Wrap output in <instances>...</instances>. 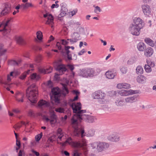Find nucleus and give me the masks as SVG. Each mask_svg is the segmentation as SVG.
<instances>
[{"label":"nucleus","mask_w":156,"mask_h":156,"mask_svg":"<svg viewBox=\"0 0 156 156\" xmlns=\"http://www.w3.org/2000/svg\"><path fill=\"white\" fill-rule=\"evenodd\" d=\"M22 124L21 122L20 123H18L16 125H15L13 127L15 129H19L22 126Z\"/></svg>","instance_id":"a18cd8bd"},{"label":"nucleus","mask_w":156,"mask_h":156,"mask_svg":"<svg viewBox=\"0 0 156 156\" xmlns=\"http://www.w3.org/2000/svg\"><path fill=\"white\" fill-rule=\"evenodd\" d=\"M62 88L63 90L62 92V94L64 96H65L69 93V91L66 85L65 84H62Z\"/></svg>","instance_id":"a878e982"},{"label":"nucleus","mask_w":156,"mask_h":156,"mask_svg":"<svg viewBox=\"0 0 156 156\" xmlns=\"http://www.w3.org/2000/svg\"><path fill=\"white\" fill-rule=\"evenodd\" d=\"M6 49H0V55L2 56V55L5 54V52L6 51Z\"/></svg>","instance_id":"49530a36"},{"label":"nucleus","mask_w":156,"mask_h":156,"mask_svg":"<svg viewBox=\"0 0 156 156\" xmlns=\"http://www.w3.org/2000/svg\"><path fill=\"white\" fill-rule=\"evenodd\" d=\"M105 75L107 78L112 79L116 75V72L115 69H112L107 71L105 73Z\"/></svg>","instance_id":"f8f14e48"},{"label":"nucleus","mask_w":156,"mask_h":156,"mask_svg":"<svg viewBox=\"0 0 156 156\" xmlns=\"http://www.w3.org/2000/svg\"><path fill=\"white\" fill-rule=\"evenodd\" d=\"M147 65H148L151 67H154V62H152L151 61H147Z\"/></svg>","instance_id":"37998d69"},{"label":"nucleus","mask_w":156,"mask_h":156,"mask_svg":"<svg viewBox=\"0 0 156 156\" xmlns=\"http://www.w3.org/2000/svg\"><path fill=\"white\" fill-rule=\"evenodd\" d=\"M10 20L11 19H8L6 21L5 23H1V24H2V26L4 28L2 30H0V31H5L7 30L6 27L8 26V24L10 21Z\"/></svg>","instance_id":"2f4dec72"},{"label":"nucleus","mask_w":156,"mask_h":156,"mask_svg":"<svg viewBox=\"0 0 156 156\" xmlns=\"http://www.w3.org/2000/svg\"><path fill=\"white\" fill-rule=\"evenodd\" d=\"M16 145L19 147H20V140L16 139Z\"/></svg>","instance_id":"0e129e2a"},{"label":"nucleus","mask_w":156,"mask_h":156,"mask_svg":"<svg viewBox=\"0 0 156 156\" xmlns=\"http://www.w3.org/2000/svg\"><path fill=\"white\" fill-rule=\"evenodd\" d=\"M146 78L143 75H140L138 76L136 80L138 82L140 83H143L144 82Z\"/></svg>","instance_id":"bb28decb"},{"label":"nucleus","mask_w":156,"mask_h":156,"mask_svg":"<svg viewBox=\"0 0 156 156\" xmlns=\"http://www.w3.org/2000/svg\"><path fill=\"white\" fill-rule=\"evenodd\" d=\"M101 11L100 8L98 6H96L95 7V9L94 10V12L97 13L98 14V12H100Z\"/></svg>","instance_id":"79ce46f5"},{"label":"nucleus","mask_w":156,"mask_h":156,"mask_svg":"<svg viewBox=\"0 0 156 156\" xmlns=\"http://www.w3.org/2000/svg\"><path fill=\"white\" fill-rule=\"evenodd\" d=\"M38 106L41 108H45L49 106V103L46 101L41 100L38 103Z\"/></svg>","instance_id":"6ab92c4d"},{"label":"nucleus","mask_w":156,"mask_h":156,"mask_svg":"<svg viewBox=\"0 0 156 156\" xmlns=\"http://www.w3.org/2000/svg\"><path fill=\"white\" fill-rule=\"evenodd\" d=\"M98 144L96 149L98 152H101L109 147L108 144L105 142H99Z\"/></svg>","instance_id":"1a4fd4ad"},{"label":"nucleus","mask_w":156,"mask_h":156,"mask_svg":"<svg viewBox=\"0 0 156 156\" xmlns=\"http://www.w3.org/2000/svg\"><path fill=\"white\" fill-rule=\"evenodd\" d=\"M139 91L137 90H133L130 89L128 90H121L118 91V93L121 96H127L130 95L138 93Z\"/></svg>","instance_id":"423d86ee"},{"label":"nucleus","mask_w":156,"mask_h":156,"mask_svg":"<svg viewBox=\"0 0 156 156\" xmlns=\"http://www.w3.org/2000/svg\"><path fill=\"white\" fill-rule=\"evenodd\" d=\"M4 9L1 12V14L2 15H6L11 12V5L8 3H5L3 4Z\"/></svg>","instance_id":"6e6552de"},{"label":"nucleus","mask_w":156,"mask_h":156,"mask_svg":"<svg viewBox=\"0 0 156 156\" xmlns=\"http://www.w3.org/2000/svg\"><path fill=\"white\" fill-rule=\"evenodd\" d=\"M40 78L38 75H37L36 73H34L31 75V79H36L37 80Z\"/></svg>","instance_id":"a19ab883"},{"label":"nucleus","mask_w":156,"mask_h":156,"mask_svg":"<svg viewBox=\"0 0 156 156\" xmlns=\"http://www.w3.org/2000/svg\"><path fill=\"white\" fill-rule=\"evenodd\" d=\"M63 136V135L62 134V135L60 134L58 136V137L57 139V141H58L59 140H61V139Z\"/></svg>","instance_id":"338daca9"},{"label":"nucleus","mask_w":156,"mask_h":156,"mask_svg":"<svg viewBox=\"0 0 156 156\" xmlns=\"http://www.w3.org/2000/svg\"><path fill=\"white\" fill-rule=\"evenodd\" d=\"M95 130L93 129H91L90 130L87 134V136L88 137H92L95 134Z\"/></svg>","instance_id":"473e14b6"},{"label":"nucleus","mask_w":156,"mask_h":156,"mask_svg":"<svg viewBox=\"0 0 156 156\" xmlns=\"http://www.w3.org/2000/svg\"><path fill=\"white\" fill-rule=\"evenodd\" d=\"M56 66H55V69L56 70L58 71L59 72V75H62L66 70L65 65L62 64H58L56 63Z\"/></svg>","instance_id":"4468645a"},{"label":"nucleus","mask_w":156,"mask_h":156,"mask_svg":"<svg viewBox=\"0 0 156 156\" xmlns=\"http://www.w3.org/2000/svg\"><path fill=\"white\" fill-rule=\"evenodd\" d=\"M79 33L80 34L85 35V30L83 28L80 27L79 28Z\"/></svg>","instance_id":"4c0bfd02"},{"label":"nucleus","mask_w":156,"mask_h":156,"mask_svg":"<svg viewBox=\"0 0 156 156\" xmlns=\"http://www.w3.org/2000/svg\"><path fill=\"white\" fill-rule=\"evenodd\" d=\"M61 41L62 43V44L63 45H66L69 42L64 39H62L61 40Z\"/></svg>","instance_id":"603ef678"},{"label":"nucleus","mask_w":156,"mask_h":156,"mask_svg":"<svg viewBox=\"0 0 156 156\" xmlns=\"http://www.w3.org/2000/svg\"><path fill=\"white\" fill-rule=\"evenodd\" d=\"M85 52H86V51H85L84 49H83L78 53V55H81Z\"/></svg>","instance_id":"13d9d810"},{"label":"nucleus","mask_w":156,"mask_h":156,"mask_svg":"<svg viewBox=\"0 0 156 156\" xmlns=\"http://www.w3.org/2000/svg\"><path fill=\"white\" fill-rule=\"evenodd\" d=\"M44 18L48 17V20L46 21V23L47 24L51 25V28H53L54 24L53 18V16L51 14L48 15L47 13L44 14Z\"/></svg>","instance_id":"2eb2a0df"},{"label":"nucleus","mask_w":156,"mask_h":156,"mask_svg":"<svg viewBox=\"0 0 156 156\" xmlns=\"http://www.w3.org/2000/svg\"><path fill=\"white\" fill-rule=\"evenodd\" d=\"M145 42L147 44L152 47L154 46V42L149 38H146L144 40Z\"/></svg>","instance_id":"7c9ffc66"},{"label":"nucleus","mask_w":156,"mask_h":156,"mask_svg":"<svg viewBox=\"0 0 156 156\" xmlns=\"http://www.w3.org/2000/svg\"><path fill=\"white\" fill-rule=\"evenodd\" d=\"M58 88H54L51 90V92L53 95L54 96L55 102L57 104L59 103L60 93L58 91Z\"/></svg>","instance_id":"9b49d317"},{"label":"nucleus","mask_w":156,"mask_h":156,"mask_svg":"<svg viewBox=\"0 0 156 156\" xmlns=\"http://www.w3.org/2000/svg\"><path fill=\"white\" fill-rule=\"evenodd\" d=\"M28 115L30 116H33L34 115V113L31 110H30L28 112Z\"/></svg>","instance_id":"de8ad7c7"},{"label":"nucleus","mask_w":156,"mask_h":156,"mask_svg":"<svg viewBox=\"0 0 156 156\" xmlns=\"http://www.w3.org/2000/svg\"><path fill=\"white\" fill-rule=\"evenodd\" d=\"M32 152L36 156H39L40 155V154L39 152L36 151L34 150H32Z\"/></svg>","instance_id":"680f3d73"},{"label":"nucleus","mask_w":156,"mask_h":156,"mask_svg":"<svg viewBox=\"0 0 156 156\" xmlns=\"http://www.w3.org/2000/svg\"><path fill=\"white\" fill-rule=\"evenodd\" d=\"M141 8L144 15L149 16L151 13V9L150 6L144 4L142 5Z\"/></svg>","instance_id":"ddd939ff"},{"label":"nucleus","mask_w":156,"mask_h":156,"mask_svg":"<svg viewBox=\"0 0 156 156\" xmlns=\"http://www.w3.org/2000/svg\"><path fill=\"white\" fill-rule=\"evenodd\" d=\"M71 107L73 113H76L71 119V124L74 129V134L76 136H78L81 133V137H83L84 136V130L79 125L78 120H83L87 122H93L96 120V119L94 116L83 114L86 112V110H81V105L80 102L73 103Z\"/></svg>","instance_id":"f257e3e1"},{"label":"nucleus","mask_w":156,"mask_h":156,"mask_svg":"<svg viewBox=\"0 0 156 156\" xmlns=\"http://www.w3.org/2000/svg\"><path fill=\"white\" fill-rule=\"evenodd\" d=\"M56 47L57 48L58 50H62L61 51V53H63V49H62V46L61 45V43H60L59 42H57L56 44Z\"/></svg>","instance_id":"72a5a7b5"},{"label":"nucleus","mask_w":156,"mask_h":156,"mask_svg":"<svg viewBox=\"0 0 156 156\" xmlns=\"http://www.w3.org/2000/svg\"><path fill=\"white\" fill-rule=\"evenodd\" d=\"M71 37L77 41L80 39V34L77 32L74 33L72 35Z\"/></svg>","instance_id":"c85d7f7f"},{"label":"nucleus","mask_w":156,"mask_h":156,"mask_svg":"<svg viewBox=\"0 0 156 156\" xmlns=\"http://www.w3.org/2000/svg\"><path fill=\"white\" fill-rule=\"evenodd\" d=\"M98 142H94L90 144V145L91 147H92V148L94 149L97 147V145H98Z\"/></svg>","instance_id":"c03bdc74"},{"label":"nucleus","mask_w":156,"mask_h":156,"mask_svg":"<svg viewBox=\"0 0 156 156\" xmlns=\"http://www.w3.org/2000/svg\"><path fill=\"white\" fill-rule=\"evenodd\" d=\"M86 140L82 139V140L80 141L76 142L75 144V146L77 147L80 148L82 147L85 150V151H86Z\"/></svg>","instance_id":"dca6fc26"},{"label":"nucleus","mask_w":156,"mask_h":156,"mask_svg":"<svg viewBox=\"0 0 156 156\" xmlns=\"http://www.w3.org/2000/svg\"><path fill=\"white\" fill-rule=\"evenodd\" d=\"M37 39L40 40H42V32L40 31H38L37 33Z\"/></svg>","instance_id":"e433bc0d"},{"label":"nucleus","mask_w":156,"mask_h":156,"mask_svg":"<svg viewBox=\"0 0 156 156\" xmlns=\"http://www.w3.org/2000/svg\"><path fill=\"white\" fill-rule=\"evenodd\" d=\"M55 110L56 112L60 113H65L64 109L61 107L55 108Z\"/></svg>","instance_id":"58836bf2"},{"label":"nucleus","mask_w":156,"mask_h":156,"mask_svg":"<svg viewBox=\"0 0 156 156\" xmlns=\"http://www.w3.org/2000/svg\"><path fill=\"white\" fill-rule=\"evenodd\" d=\"M67 58L68 60H72V55L70 54H67Z\"/></svg>","instance_id":"e2e57ef3"},{"label":"nucleus","mask_w":156,"mask_h":156,"mask_svg":"<svg viewBox=\"0 0 156 156\" xmlns=\"http://www.w3.org/2000/svg\"><path fill=\"white\" fill-rule=\"evenodd\" d=\"M66 113L67 114V115L68 116V117L70 116L71 115V111L69 109H68L66 111Z\"/></svg>","instance_id":"4d7b16f0"},{"label":"nucleus","mask_w":156,"mask_h":156,"mask_svg":"<svg viewBox=\"0 0 156 156\" xmlns=\"http://www.w3.org/2000/svg\"><path fill=\"white\" fill-rule=\"evenodd\" d=\"M143 69L140 66H137L136 69V73L138 75H141L143 73Z\"/></svg>","instance_id":"c756f323"},{"label":"nucleus","mask_w":156,"mask_h":156,"mask_svg":"<svg viewBox=\"0 0 156 156\" xmlns=\"http://www.w3.org/2000/svg\"><path fill=\"white\" fill-rule=\"evenodd\" d=\"M73 143V142L71 138V137H69L66 140V141L62 144V145L63 146L65 145L66 143H68L69 144H71V143Z\"/></svg>","instance_id":"c9c22d12"},{"label":"nucleus","mask_w":156,"mask_h":156,"mask_svg":"<svg viewBox=\"0 0 156 156\" xmlns=\"http://www.w3.org/2000/svg\"><path fill=\"white\" fill-rule=\"evenodd\" d=\"M127 69L126 67H122L120 69L122 73L123 74H125L127 72Z\"/></svg>","instance_id":"09e8293b"},{"label":"nucleus","mask_w":156,"mask_h":156,"mask_svg":"<svg viewBox=\"0 0 156 156\" xmlns=\"http://www.w3.org/2000/svg\"><path fill=\"white\" fill-rule=\"evenodd\" d=\"M132 23L140 30L142 29L145 25L144 22L142 19L139 17L134 18Z\"/></svg>","instance_id":"0eeeda50"},{"label":"nucleus","mask_w":156,"mask_h":156,"mask_svg":"<svg viewBox=\"0 0 156 156\" xmlns=\"http://www.w3.org/2000/svg\"><path fill=\"white\" fill-rule=\"evenodd\" d=\"M119 136L116 133L112 134L107 137V139L112 142H117L120 140Z\"/></svg>","instance_id":"f3484780"},{"label":"nucleus","mask_w":156,"mask_h":156,"mask_svg":"<svg viewBox=\"0 0 156 156\" xmlns=\"http://www.w3.org/2000/svg\"><path fill=\"white\" fill-rule=\"evenodd\" d=\"M69 69L71 70L72 71H73L74 69V67L73 65H69Z\"/></svg>","instance_id":"774afa93"},{"label":"nucleus","mask_w":156,"mask_h":156,"mask_svg":"<svg viewBox=\"0 0 156 156\" xmlns=\"http://www.w3.org/2000/svg\"><path fill=\"white\" fill-rule=\"evenodd\" d=\"M16 39L17 43L20 45H23L26 44V42L21 37H17Z\"/></svg>","instance_id":"b1692460"},{"label":"nucleus","mask_w":156,"mask_h":156,"mask_svg":"<svg viewBox=\"0 0 156 156\" xmlns=\"http://www.w3.org/2000/svg\"><path fill=\"white\" fill-rule=\"evenodd\" d=\"M144 68L147 73H150L151 71V67L147 64L145 65Z\"/></svg>","instance_id":"f704fd0d"},{"label":"nucleus","mask_w":156,"mask_h":156,"mask_svg":"<svg viewBox=\"0 0 156 156\" xmlns=\"http://www.w3.org/2000/svg\"><path fill=\"white\" fill-rule=\"evenodd\" d=\"M124 101L123 100L118 99L116 100L115 103L116 105L118 106H122L124 104Z\"/></svg>","instance_id":"cd10ccee"},{"label":"nucleus","mask_w":156,"mask_h":156,"mask_svg":"<svg viewBox=\"0 0 156 156\" xmlns=\"http://www.w3.org/2000/svg\"><path fill=\"white\" fill-rule=\"evenodd\" d=\"M38 94L37 88L34 84L29 87L26 90V96L32 103H35L37 102Z\"/></svg>","instance_id":"f03ea898"},{"label":"nucleus","mask_w":156,"mask_h":156,"mask_svg":"<svg viewBox=\"0 0 156 156\" xmlns=\"http://www.w3.org/2000/svg\"><path fill=\"white\" fill-rule=\"evenodd\" d=\"M137 100V97L136 96L129 97L125 99V102L126 103H131L135 102Z\"/></svg>","instance_id":"412c9836"},{"label":"nucleus","mask_w":156,"mask_h":156,"mask_svg":"<svg viewBox=\"0 0 156 156\" xmlns=\"http://www.w3.org/2000/svg\"><path fill=\"white\" fill-rule=\"evenodd\" d=\"M154 53L153 49L151 47L147 48L144 51V54L147 57H151Z\"/></svg>","instance_id":"a211bd4d"},{"label":"nucleus","mask_w":156,"mask_h":156,"mask_svg":"<svg viewBox=\"0 0 156 156\" xmlns=\"http://www.w3.org/2000/svg\"><path fill=\"white\" fill-rule=\"evenodd\" d=\"M77 9H74L73 11H71L69 14L72 16H73L76 14V13L77 12Z\"/></svg>","instance_id":"8fccbe9b"},{"label":"nucleus","mask_w":156,"mask_h":156,"mask_svg":"<svg viewBox=\"0 0 156 156\" xmlns=\"http://www.w3.org/2000/svg\"><path fill=\"white\" fill-rule=\"evenodd\" d=\"M106 94L101 90L96 91L92 94L94 99H97L99 104H104L106 102L105 99Z\"/></svg>","instance_id":"20e7f679"},{"label":"nucleus","mask_w":156,"mask_h":156,"mask_svg":"<svg viewBox=\"0 0 156 156\" xmlns=\"http://www.w3.org/2000/svg\"><path fill=\"white\" fill-rule=\"evenodd\" d=\"M59 6L58 4H53L51 6L52 9L54 8L55 7L56 8H58Z\"/></svg>","instance_id":"bf43d9fd"},{"label":"nucleus","mask_w":156,"mask_h":156,"mask_svg":"<svg viewBox=\"0 0 156 156\" xmlns=\"http://www.w3.org/2000/svg\"><path fill=\"white\" fill-rule=\"evenodd\" d=\"M42 136V133L41 132L39 134L36 135L35 137V139L36 141H39Z\"/></svg>","instance_id":"ea45409f"},{"label":"nucleus","mask_w":156,"mask_h":156,"mask_svg":"<svg viewBox=\"0 0 156 156\" xmlns=\"http://www.w3.org/2000/svg\"><path fill=\"white\" fill-rule=\"evenodd\" d=\"M57 115L53 111L50 114V123L51 124H55L57 122Z\"/></svg>","instance_id":"aec40b11"},{"label":"nucleus","mask_w":156,"mask_h":156,"mask_svg":"<svg viewBox=\"0 0 156 156\" xmlns=\"http://www.w3.org/2000/svg\"><path fill=\"white\" fill-rule=\"evenodd\" d=\"M65 3H62L61 4L60 6L61 7V12L60 14L57 17V19L58 20H61V19L60 18L65 16L66 12L68 11V9L66 6H64Z\"/></svg>","instance_id":"9d476101"},{"label":"nucleus","mask_w":156,"mask_h":156,"mask_svg":"<svg viewBox=\"0 0 156 156\" xmlns=\"http://www.w3.org/2000/svg\"><path fill=\"white\" fill-rule=\"evenodd\" d=\"M117 87L118 89H129L130 88V85L126 83H119L117 84Z\"/></svg>","instance_id":"4be33fe9"},{"label":"nucleus","mask_w":156,"mask_h":156,"mask_svg":"<svg viewBox=\"0 0 156 156\" xmlns=\"http://www.w3.org/2000/svg\"><path fill=\"white\" fill-rule=\"evenodd\" d=\"M13 112H14L18 113L20 112V110L18 109H14L13 110Z\"/></svg>","instance_id":"69168bd1"},{"label":"nucleus","mask_w":156,"mask_h":156,"mask_svg":"<svg viewBox=\"0 0 156 156\" xmlns=\"http://www.w3.org/2000/svg\"><path fill=\"white\" fill-rule=\"evenodd\" d=\"M26 74L25 73H24L23 74H22L20 76V78L22 80H23L25 78H26Z\"/></svg>","instance_id":"5fc2aeb1"},{"label":"nucleus","mask_w":156,"mask_h":156,"mask_svg":"<svg viewBox=\"0 0 156 156\" xmlns=\"http://www.w3.org/2000/svg\"><path fill=\"white\" fill-rule=\"evenodd\" d=\"M145 48L146 46L145 44L142 42H140L137 45V48L140 51H144Z\"/></svg>","instance_id":"393cba45"},{"label":"nucleus","mask_w":156,"mask_h":156,"mask_svg":"<svg viewBox=\"0 0 156 156\" xmlns=\"http://www.w3.org/2000/svg\"><path fill=\"white\" fill-rule=\"evenodd\" d=\"M52 70V68L51 67H48L46 69H45L42 68H40L38 70L39 72L41 73H43L44 74H47L50 73L51 72Z\"/></svg>","instance_id":"5701e85b"},{"label":"nucleus","mask_w":156,"mask_h":156,"mask_svg":"<svg viewBox=\"0 0 156 156\" xmlns=\"http://www.w3.org/2000/svg\"><path fill=\"white\" fill-rule=\"evenodd\" d=\"M67 40L68 41H69L71 44H73L77 41L76 40H74L73 38H72L70 39H68Z\"/></svg>","instance_id":"3c124183"},{"label":"nucleus","mask_w":156,"mask_h":156,"mask_svg":"<svg viewBox=\"0 0 156 156\" xmlns=\"http://www.w3.org/2000/svg\"><path fill=\"white\" fill-rule=\"evenodd\" d=\"M24 153L23 151L20 150L18 154V156H23Z\"/></svg>","instance_id":"6e6d98bb"},{"label":"nucleus","mask_w":156,"mask_h":156,"mask_svg":"<svg viewBox=\"0 0 156 156\" xmlns=\"http://www.w3.org/2000/svg\"><path fill=\"white\" fill-rule=\"evenodd\" d=\"M128 30L131 34L135 36L139 35L140 32V30L132 23L129 24Z\"/></svg>","instance_id":"39448f33"},{"label":"nucleus","mask_w":156,"mask_h":156,"mask_svg":"<svg viewBox=\"0 0 156 156\" xmlns=\"http://www.w3.org/2000/svg\"><path fill=\"white\" fill-rule=\"evenodd\" d=\"M26 9L29 7H32L33 5L31 3H25Z\"/></svg>","instance_id":"864d4df0"},{"label":"nucleus","mask_w":156,"mask_h":156,"mask_svg":"<svg viewBox=\"0 0 156 156\" xmlns=\"http://www.w3.org/2000/svg\"><path fill=\"white\" fill-rule=\"evenodd\" d=\"M94 72L93 69L86 68L80 69L78 74L79 76L84 78H88L93 76Z\"/></svg>","instance_id":"7ed1b4c3"},{"label":"nucleus","mask_w":156,"mask_h":156,"mask_svg":"<svg viewBox=\"0 0 156 156\" xmlns=\"http://www.w3.org/2000/svg\"><path fill=\"white\" fill-rule=\"evenodd\" d=\"M151 0H142L143 3L146 4H149L151 2Z\"/></svg>","instance_id":"052dcab7"}]
</instances>
